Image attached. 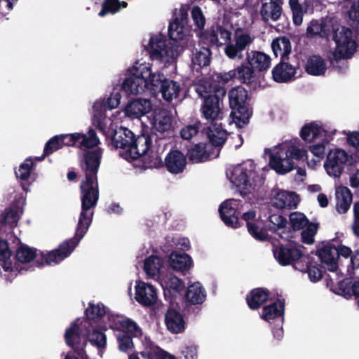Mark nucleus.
Returning <instances> with one entry per match:
<instances>
[{"instance_id":"4468645a","label":"nucleus","mask_w":359,"mask_h":359,"mask_svg":"<svg viewBox=\"0 0 359 359\" xmlns=\"http://www.w3.org/2000/svg\"><path fill=\"white\" fill-rule=\"evenodd\" d=\"M107 327H109L107 324L100 325V326L94 324V327L87 325L86 328L80 326L79 334L81 339L85 341V345L81 349H73L75 351H82L86 345V337H88V341L93 345L97 346L98 348H104L106 346L107 337L103 332L98 330V328L106 330Z\"/></svg>"},{"instance_id":"72a5a7b5","label":"nucleus","mask_w":359,"mask_h":359,"mask_svg":"<svg viewBox=\"0 0 359 359\" xmlns=\"http://www.w3.org/2000/svg\"><path fill=\"white\" fill-rule=\"evenodd\" d=\"M163 75L161 74V79L159 81L161 84L160 91L162 97L168 102L177 99L181 92V85L173 80L165 79H163Z\"/></svg>"},{"instance_id":"de8ad7c7","label":"nucleus","mask_w":359,"mask_h":359,"mask_svg":"<svg viewBox=\"0 0 359 359\" xmlns=\"http://www.w3.org/2000/svg\"><path fill=\"white\" fill-rule=\"evenodd\" d=\"M271 48L276 57H280L283 60L291 52V43L285 36L278 37L273 40Z\"/></svg>"},{"instance_id":"393cba45","label":"nucleus","mask_w":359,"mask_h":359,"mask_svg":"<svg viewBox=\"0 0 359 359\" xmlns=\"http://www.w3.org/2000/svg\"><path fill=\"white\" fill-rule=\"evenodd\" d=\"M5 238H6V236H0V266L6 272L11 273V278H14L21 270V267L18 263H13L11 251Z\"/></svg>"},{"instance_id":"49530a36","label":"nucleus","mask_w":359,"mask_h":359,"mask_svg":"<svg viewBox=\"0 0 359 359\" xmlns=\"http://www.w3.org/2000/svg\"><path fill=\"white\" fill-rule=\"evenodd\" d=\"M116 332V337L118 343V348L122 352H128L133 348V343L131 337L128 334H131L134 337H140L142 336V330H140V334L139 335H135L132 332L125 330L123 329L114 330Z\"/></svg>"},{"instance_id":"6ab92c4d","label":"nucleus","mask_w":359,"mask_h":359,"mask_svg":"<svg viewBox=\"0 0 359 359\" xmlns=\"http://www.w3.org/2000/svg\"><path fill=\"white\" fill-rule=\"evenodd\" d=\"M135 288V299L140 304L145 306H150L157 302V292L152 285L138 280L136 281Z\"/></svg>"},{"instance_id":"a878e982","label":"nucleus","mask_w":359,"mask_h":359,"mask_svg":"<svg viewBox=\"0 0 359 359\" xmlns=\"http://www.w3.org/2000/svg\"><path fill=\"white\" fill-rule=\"evenodd\" d=\"M164 262L157 255H150L144 261V271L146 275L157 281L164 276Z\"/></svg>"},{"instance_id":"8fccbe9b","label":"nucleus","mask_w":359,"mask_h":359,"mask_svg":"<svg viewBox=\"0 0 359 359\" xmlns=\"http://www.w3.org/2000/svg\"><path fill=\"white\" fill-rule=\"evenodd\" d=\"M269 294L266 290L257 288L252 290L247 295L246 299L250 309H257L267 300Z\"/></svg>"},{"instance_id":"13d9d810","label":"nucleus","mask_w":359,"mask_h":359,"mask_svg":"<svg viewBox=\"0 0 359 359\" xmlns=\"http://www.w3.org/2000/svg\"><path fill=\"white\" fill-rule=\"evenodd\" d=\"M191 17L196 28L200 31L203 30L206 24V18L199 6H194L191 8Z\"/></svg>"},{"instance_id":"6e6552de","label":"nucleus","mask_w":359,"mask_h":359,"mask_svg":"<svg viewBox=\"0 0 359 359\" xmlns=\"http://www.w3.org/2000/svg\"><path fill=\"white\" fill-rule=\"evenodd\" d=\"M284 142L271 149H266L265 154H269L271 168L280 175L290 172L294 169V163L290 158L287 150H285Z\"/></svg>"},{"instance_id":"f704fd0d","label":"nucleus","mask_w":359,"mask_h":359,"mask_svg":"<svg viewBox=\"0 0 359 359\" xmlns=\"http://www.w3.org/2000/svg\"><path fill=\"white\" fill-rule=\"evenodd\" d=\"M296 68L283 61L277 65L272 71L273 80L278 83H284L294 79Z\"/></svg>"},{"instance_id":"7c9ffc66","label":"nucleus","mask_w":359,"mask_h":359,"mask_svg":"<svg viewBox=\"0 0 359 359\" xmlns=\"http://www.w3.org/2000/svg\"><path fill=\"white\" fill-rule=\"evenodd\" d=\"M231 36V32L222 27H212L203 35L204 40L207 41L208 43L217 46H222L227 42L229 43Z\"/></svg>"},{"instance_id":"c85d7f7f","label":"nucleus","mask_w":359,"mask_h":359,"mask_svg":"<svg viewBox=\"0 0 359 359\" xmlns=\"http://www.w3.org/2000/svg\"><path fill=\"white\" fill-rule=\"evenodd\" d=\"M202 112L204 117L209 121H217L223 118L219 99L216 96H209L205 98Z\"/></svg>"},{"instance_id":"39448f33","label":"nucleus","mask_w":359,"mask_h":359,"mask_svg":"<svg viewBox=\"0 0 359 359\" xmlns=\"http://www.w3.org/2000/svg\"><path fill=\"white\" fill-rule=\"evenodd\" d=\"M144 47L151 60H158L165 65L174 64L180 54V47L174 42L168 41L161 34L151 36Z\"/></svg>"},{"instance_id":"4be33fe9","label":"nucleus","mask_w":359,"mask_h":359,"mask_svg":"<svg viewBox=\"0 0 359 359\" xmlns=\"http://www.w3.org/2000/svg\"><path fill=\"white\" fill-rule=\"evenodd\" d=\"M149 119L152 129L156 132L163 133L171 130L172 118L166 109H154Z\"/></svg>"},{"instance_id":"79ce46f5","label":"nucleus","mask_w":359,"mask_h":359,"mask_svg":"<svg viewBox=\"0 0 359 359\" xmlns=\"http://www.w3.org/2000/svg\"><path fill=\"white\" fill-rule=\"evenodd\" d=\"M186 298L191 304H201L206 299V291L199 282L194 283L188 286Z\"/></svg>"},{"instance_id":"37998d69","label":"nucleus","mask_w":359,"mask_h":359,"mask_svg":"<svg viewBox=\"0 0 359 359\" xmlns=\"http://www.w3.org/2000/svg\"><path fill=\"white\" fill-rule=\"evenodd\" d=\"M145 350L141 353L143 358L147 359H175L172 355L154 345L151 341L145 338Z\"/></svg>"},{"instance_id":"20e7f679","label":"nucleus","mask_w":359,"mask_h":359,"mask_svg":"<svg viewBox=\"0 0 359 359\" xmlns=\"http://www.w3.org/2000/svg\"><path fill=\"white\" fill-rule=\"evenodd\" d=\"M255 168L251 160L228 168L226 177L241 195L250 194L259 184H262V178L257 175Z\"/></svg>"},{"instance_id":"338daca9","label":"nucleus","mask_w":359,"mask_h":359,"mask_svg":"<svg viewBox=\"0 0 359 359\" xmlns=\"http://www.w3.org/2000/svg\"><path fill=\"white\" fill-rule=\"evenodd\" d=\"M237 79L242 83L250 82L254 74V69L251 66L241 65L236 68Z\"/></svg>"},{"instance_id":"603ef678","label":"nucleus","mask_w":359,"mask_h":359,"mask_svg":"<svg viewBox=\"0 0 359 359\" xmlns=\"http://www.w3.org/2000/svg\"><path fill=\"white\" fill-rule=\"evenodd\" d=\"M187 32V28L180 22L179 18L175 20L170 24L168 33L170 39L173 41H179L183 39Z\"/></svg>"},{"instance_id":"a19ab883","label":"nucleus","mask_w":359,"mask_h":359,"mask_svg":"<svg viewBox=\"0 0 359 359\" xmlns=\"http://www.w3.org/2000/svg\"><path fill=\"white\" fill-rule=\"evenodd\" d=\"M163 164L159 149L154 151L153 147L149 150L134 166L143 168H158Z\"/></svg>"},{"instance_id":"423d86ee","label":"nucleus","mask_w":359,"mask_h":359,"mask_svg":"<svg viewBox=\"0 0 359 359\" xmlns=\"http://www.w3.org/2000/svg\"><path fill=\"white\" fill-rule=\"evenodd\" d=\"M229 100L232 109L229 124L234 123L237 128L243 127L249 122L252 114L251 108L247 102V90L241 86L233 88L229 93Z\"/></svg>"},{"instance_id":"3c124183","label":"nucleus","mask_w":359,"mask_h":359,"mask_svg":"<svg viewBox=\"0 0 359 359\" xmlns=\"http://www.w3.org/2000/svg\"><path fill=\"white\" fill-rule=\"evenodd\" d=\"M128 3L120 0H104L98 15L104 17L108 13L114 14L126 8Z\"/></svg>"},{"instance_id":"ea45409f","label":"nucleus","mask_w":359,"mask_h":359,"mask_svg":"<svg viewBox=\"0 0 359 359\" xmlns=\"http://www.w3.org/2000/svg\"><path fill=\"white\" fill-rule=\"evenodd\" d=\"M306 72L312 76H321L325 74L327 67L325 60L320 55L310 56L305 65Z\"/></svg>"},{"instance_id":"a18cd8bd","label":"nucleus","mask_w":359,"mask_h":359,"mask_svg":"<svg viewBox=\"0 0 359 359\" xmlns=\"http://www.w3.org/2000/svg\"><path fill=\"white\" fill-rule=\"evenodd\" d=\"M260 14L264 21H277L282 14V8L280 4L275 1L264 3L262 4Z\"/></svg>"},{"instance_id":"5fc2aeb1","label":"nucleus","mask_w":359,"mask_h":359,"mask_svg":"<svg viewBox=\"0 0 359 359\" xmlns=\"http://www.w3.org/2000/svg\"><path fill=\"white\" fill-rule=\"evenodd\" d=\"M226 131L216 127V124L210 127L208 131V138L212 145L219 147L222 145L226 140Z\"/></svg>"},{"instance_id":"e433bc0d","label":"nucleus","mask_w":359,"mask_h":359,"mask_svg":"<svg viewBox=\"0 0 359 359\" xmlns=\"http://www.w3.org/2000/svg\"><path fill=\"white\" fill-rule=\"evenodd\" d=\"M247 61L253 69L265 71L271 65V57L267 54L259 51H252L247 55Z\"/></svg>"},{"instance_id":"0eeeda50","label":"nucleus","mask_w":359,"mask_h":359,"mask_svg":"<svg viewBox=\"0 0 359 359\" xmlns=\"http://www.w3.org/2000/svg\"><path fill=\"white\" fill-rule=\"evenodd\" d=\"M334 41L336 44L333 53L334 60L351 58L355 53L357 45L351 29L344 27L338 29L334 36Z\"/></svg>"},{"instance_id":"0e129e2a","label":"nucleus","mask_w":359,"mask_h":359,"mask_svg":"<svg viewBox=\"0 0 359 359\" xmlns=\"http://www.w3.org/2000/svg\"><path fill=\"white\" fill-rule=\"evenodd\" d=\"M60 139V135H55L50 139L45 145L43 151L44 155L41 158H39V160H43L45 156L50 155L54 151L62 148V144Z\"/></svg>"},{"instance_id":"f8f14e48","label":"nucleus","mask_w":359,"mask_h":359,"mask_svg":"<svg viewBox=\"0 0 359 359\" xmlns=\"http://www.w3.org/2000/svg\"><path fill=\"white\" fill-rule=\"evenodd\" d=\"M255 37L250 32L237 29L234 34V43H228L224 53L230 59H242V52L253 42Z\"/></svg>"},{"instance_id":"6e6d98bb","label":"nucleus","mask_w":359,"mask_h":359,"mask_svg":"<svg viewBox=\"0 0 359 359\" xmlns=\"http://www.w3.org/2000/svg\"><path fill=\"white\" fill-rule=\"evenodd\" d=\"M328 29L323 20H311L306 29L308 36H324L327 34Z\"/></svg>"},{"instance_id":"aec40b11","label":"nucleus","mask_w":359,"mask_h":359,"mask_svg":"<svg viewBox=\"0 0 359 359\" xmlns=\"http://www.w3.org/2000/svg\"><path fill=\"white\" fill-rule=\"evenodd\" d=\"M298 203V196L294 192L278 188L271 190V203L278 208H294L297 206Z\"/></svg>"},{"instance_id":"774afa93","label":"nucleus","mask_w":359,"mask_h":359,"mask_svg":"<svg viewBox=\"0 0 359 359\" xmlns=\"http://www.w3.org/2000/svg\"><path fill=\"white\" fill-rule=\"evenodd\" d=\"M345 6L348 8V17L352 20L359 21V0H343Z\"/></svg>"},{"instance_id":"c03bdc74","label":"nucleus","mask_w":359,"mask_h":359,"mask_svg":"<svg viewBox=\"0 0 359 359\" xmlns=\"http://www.w3.org/2000/svg\"><path fill=\"white\" fill-rule=\"evenodd\" d=\"M284 307V303L280 300H277L273 304L264 307L261 318L268 322L273 319L280 318L282 322Z\"/></svg>"},{"instance_id":"1a4fd4ad","label":"nucleus","mask_w":359,"mask_h":359,"mask_svg":"<svg viewBox=\"0 0 359 359\" xmlns=\"http://www.w3.org/2000/svg\"><path fill=\"white\" fill-rule=\"evenodd\" d=\"M273 252L275 259L279 264L283 266L294 264L295 269L308 259V257L303 255L301 245L297 243H290L285 246H276Z\"/></svg>"},{"instance_id":"c756f323","label":"nucleus","mask_w":359,"mask_h":359,"mask_svg":"<svg viewBox=\"0 0 359 359\" xmlns=\"http://www.w3.org/2000/svg\"><path fill=\"white\" fill-rule=\"evenodd\" d=\"M165 165L169 172L174 174L180 173L185 168L187 159L180 151H171L165 158Z\"/></svg>"},{"instance_id":"58836bf2","label":"nucleus","mask_w":359,"mask_h":359,"mask_svg":"<svg viewBox=\"0 0 359 359\" xmlns=\"http://www.w3.org/2000/svg\"><path fill=\"white\" fill-rule=\"evenodd\" d=\"M336 208L338 212L345 213L349 209L352 203V194L350 189L344 186L337 187L335 191Z\"/></svg>"},{"instance_id":"e2e57ef3","label":"nucleus","mask_w":359,"mask_h":359,"mask_svg":"<svg viewBox=\"0 0 359 359\" xmlns=\"http://www.w3.org/2000/svg\"><path fill=\"white\" fill-rule=\"evenodd\" d=\"M309 259H306L303 262H305V265L301 264L300 266H296V269L301 271H307L308 276L311 281L317 282L322 278V272L320 269L316 266H311L308 265Z\"/></svg>"},{"instance_id":"09e8293b","label":"nucleus","mask_w":359,"mask_h":359,"mask_svg":"<svg viewBox=\"0 0 359 359\" xmlns=\"http://www.w3.org/2000/svg\"><path fill=\"white\" fill-rule=\"evenodd\" d=\"M269 221L274 225L275 231L281 238L288 240L291 237V231L286 228L287 219L285 217L273 214L269 217Z\"/></svg>"},{"instance_id":"69168bd1","label":"nucleus","mask_w":359,"mask_h":359,"mask_svg":"<svg viewBox=\"0 0 359 359\" xmlns=\"http://www.w3.org/2000/svg\"><path fill=\"white\" fill-rule=\"evenodd\" d=\"M289 4L292 11L293 22L296 25H300L303 21L304 12L298 0H290Z\"/></svg>"},{"instance_id":"b1692460","label":"nucleus","mask_w":359,"mask_h":359,"mask_svg":"<svg viewBox=\"0 0 359 359\" xmlns=\"http://www.w3.org/2000/svg\"><path fill=\"white\" fill-rule=\"evenodd\" d=\"M158 281L163 289L165 298H177L185 288L184 282L175 275L163 276Z\"/></svg>"},{"instance_id":"680f3d73","label":"nucleus","mask_w":359,"mask_h":359,"mask_svg":"<svg viewBox=\"0 0 359 359\" xmlns=\"http://www.w3.org/2000/svg\"><path fill=\"white\" fill-rule=\"evenodd\" d=\"M324 168L327 175L333 177H339L344 169V167L328 156L324 163Z\"/></svg>"},{"instance_id":"4d7b16f0","label":"nucleus","mask_w":359,"mask_h":359,"mask_svg":"<svg viewBox=\"0 0 359 359\" xmlns=\"http://www.w3.org/2000/svg\"><path fill=\"white\" fill-rule=\"evenodd\" d=\"M192 62L194 65L200 67L209 65L210 62V51L208 48H201L196 50L194 54Z\"/></svg>"},{"instance_id":"a211bd4d","label":"nucleus","mask_w":359,"mask_h":359,"mask_svg":"<svg viewBox=\"0 0 359 359\" xmlns=\"http://www.w3.org/2000/svg\"><path fill=\"white\" fill-rule=\"evenodd\" d=\"M152 109L153 104L149 99L137 98L128 102L123 111L126 117L139 119Z\"/></svg>"},{"instance_id":"f03ea898","label":"nucleus","mask_w":359,"mask_h":359,"mask_svg":"<svg viewBox=\"0 0 359 359\" xmlns=\"http://www.w3.org/2000/svg\"><path fill=\"white\" fill-rule=\"evenodd\" d=\"M86 318H78L71 323L66 330L65 338L67 344L72 348L81 349L85 345V341L79 334L80 326L86 328L87 325L94 327V324H107L111 330L123 329L132 332L135 335L140 334V328L133 320L111 313H106L105 307L102 304H92L86 310Z\"/></svg>"},{"instance_id":"473e14b6","label":"nucleus","mask_w":359,"mask_h":359,"mask_svg":"<svg viewBox=\"0 0 359 359\" xmlns=\"http://www.w3.org/2000/svg\"><path fill=\"white\" fill-rule=\"evenodd\" d=\"M318 257L329 271H335L338 268L336 246L326 245L318 250Z\"/></svg>"},{"instance_id":"bf43d9fd","label":"nucleus","mask_w":359,"mask_h":359,"mask_svg":"<svg viewBox=\"0 0 359 359\" xmlns=\"http://www.w3.org/2000/svg\"><path fill=\"white\" fill-rule=\"evenodd\" d=\"M121 99V89L116 88L114 89L113 92L110 94L106 100H97V102H102V109L104 108L105 109L111 110L116 108L120 104Z\"/></svg>"},{"instance_id":"864d4df0","label":"nucleus","mask_w":359,"mask_h":359,"mask_svg":"<svg viewBox=\"0 0 359 359\" xmlns=\"http://www.w3.org/2000/svg\"><path fill=\"white\" fill-rule=\"evenodd\" d=\"M189 158L193 163H200L208 159L210 156L206 152L204 144H195L189 150Z\"/></svg>"},{"instance_id":"9d476101","label":"nucleus","mask_w":359,"mask_h":359,"mask_svg":"<svg viewBox=\"0 0 359 359\" xmlns=\"http://www.w3.org/2000/svg\"><path fill=\"white\" fill-rule=\"evenodd\" d=\"M93 108L94 126L107 137H109L117 130L118 116L121 114V111H118L108 116L102 110V104L100 102H95Z\"/></svg>"},{"instance_id":"c9c22d12","label":"nucleus","mask_w":359,"mask_h":359,"mask_svg":"<svg viewBox=\"0 0 359 359\" xmlns=\"http://www.w3.org/2000/svg\"><path fill=\"white\" fill-rule=\"evenodd\" d=\"M327 156L343 167H344L345 165H359V153L355 154V151L348 154L342 149H335L331 151Z\"/></svg>"},{"instance_id":"dca6fc26","label":"nucleus","mask_w":359,"mask_h":359,"mask_svg":"<svg viewBox=\"0 0 359 359\" xmlns=\"http://www.w3.org/2000/svg\"><path fill=\"white\" fill-rule=\"evenodd\" d=\"M242 219L246 222L249 233L258 241H265L267 238V232L264 228L263 220L257 217L256 211L251 209L243 213Z\"/></svg>"},{"instance_id":"412c9836","label":"nucleus","mask_w":359,"mask_h":359,"mask_svg":"<svg viewBox=\"0 0 359 359\" xmlns=\"http://www.w3.org/2000/svg\"><path fill=\"white\" fill-rule=\"evenodd\" d=\"M239 205V201L235 199H228L220 205L219 214L226 225L232 228L238 226V218L236 213Z\"/></svg>"},{"instance_id":"f3484780","label":"nucleus","mask_w":359,"mask_h":359,"mask_svg":"<svg viewBox=\"0 0 359 359\" xmlns=\"http://www.w3.org/2000/svg\"><path fill=\"white\" fill-rule=\"evenodd\" d=\"M336 132V130H328L320 121H311L304 124L300 131V137L306 142H313L318 137H325L327 134Z\"/></svg>"},{"instance_id":"f257e3e1","label":"nucleus","mask_w":359,"mask_h":359,"mask_svg":"<svg viewBox=\"0 0 359 359\" xmlns=\"http://www.w3.org/2000/svg\"><path fill=\"white\" fill-rule=\"evenodd\" d=\"M102 151L100 148L88 151L81 163L86 179L81 184V212L79 215L75 237L61 244L57 249L46 254L27 245H21L15 257L20 263L34 260L39 265L57 264L67 257L86 233L93 216V209L99 198L97 172Z\"/></svg>"},{"instance_id":"bb28decb","label":"nucleus","mask_w":359,"mask_h":359,"mask_svg":"<svg viewBox=\"0 0 359 359\" xmlns=\"http://www.w3.org/2000/svg\"><path fill=\"white\" fill-rule=\"evenodd\" d=\"M111 138V144L121 151L130 149L133 142L134 134L126 128H119L109 137Z\"/></svg>"},{"instance_id":"5701e85b","label":"nucleus","mask_w":359,"mask_h":359,"mask_svg":"<svg viewBox=\"0 0 359 359\" xmlns=\"http://www.w3.org/2000/svg\"><path fill=\"white\" fill-rule=\"evenodd\" d=\"M336 135V132H332L327 134V137L323 138L320 142L313 144L309 146V149L314 158L307 160V165L311 169H316L320 164V161L324 158L327 147L333 140V137Z\"/></svg>"},{"instance_id":"cd10ccee","label":"nucleus","mask_w":359,"mask_h":359,"mask_svg":"<svg viewBox=\"0 0 359 359\" xmlns=\"http://www.w3.org/2000/svg\"><path fill=\"white\" fill-rule=\"evenodd\" d=\"M168 263L171 269L175 271L184 273L189 271L193 266L191 257L182 252L173 251L168 258Z\"/></svg>"},{"instance_id":"9b49d317","label":"nucleus","mask_w":359,"mask_h":359,"mask_svg":"<svg viewBox=\"0 0 359 359\" xmlns=\"http://www.w3.org/2000/svg\"><path fill=\"white\" fill-rule=\"evenodd\" d=\"M151 147L152 140L150 135L142 134L135 139L134 137L130 149L121 151L120 156L128 161L137 163Z\"/></svg>"},{"instance_id":"4c0bfd02","label":"nucleus","mask_w":359,"mask_h":359,"mask_svg":"<svg viewBox=\"0 0 359 359\" xmlns=\"http://www.w3.org/2000/svg\"><path fill=\"white\" fill-rule=\"evenodd\" d=\"M165 321L168 329L172 333H180L184 329L185 323L182 316L174 308L168 310Z\"/></svg>"},{"instance_id":"2eb2a0df","label":"nucleus","mask_w":359,"mask_h":359,"mask_svg":"<svg viewBox=\"0 0 359 359\" xmlns=\"http://www.w3.org/2000/svg\"><path fill=\"white\" fill-rule=\"evenodd\" d=\"M60 135L62 146H74L79 143L80 147L92 148L96 147L100 142L93 130H90L88 135L74 133Z\"/></svg>"},{"instance_id":"7ed1b4c3","label":"nucleus","mask_w":359,"mask_h":359,"mask_svg":"<svg viewBox=\"0 0 359 359\" xmlns=\"http://www.w3.org/2000/svg\"><path fill=\"white\" fill-rule=\"evenodd\" d=\"M161 79V73L154 72L151 65L135 62L128 70L122 88L128 94L137 95L147 90L154 93Z\"/></svg>"},{"instance_id":"ddd939ff","label":"nucleus","mask_w":359,"mask_h":359,"mask_svg":"<svg viewBox=\"0 0 359 359\" xmlns=\"http://www.w3.org/2000/svg\"><path fill=\"white\" fill-rule=\"evenodd\" d=\"M24 201H18L8 210L0 219V236L11 237L13 229L16 226L20 215L22 214Z\"/></svg>"},{"instance_id":"052dcab7","label":"nucleus","mask_w":359,"mask_h":359,"mask_svg":"<svg viewBox=\"0 0 359 359\" xmlns=\"http://www.w3.org/2000/svg\"><path fill=\"white\" fill-rule=\"evenodd\" d=\"M290 223L293 230L297 231L305 227L309 222L303 213L294 212L290 215Z\"/></svg>"},{"instance_id":"2f4dec72","label":"nucleus","mask_w":359,"mask_h":359,"mask_svg":"<svg viewBox=\"0 0 359 359\" xmlns=\"http://www.w3.org/2000/svg\"><path fill=\"white\" fill-rule=\"evenodd\" d=\"M285 147L284 149L287 150L290 158L297 161L309 160L308 158V150L305 148L298 138H293L284 141Z\"/></svg>"}]
</instances>
